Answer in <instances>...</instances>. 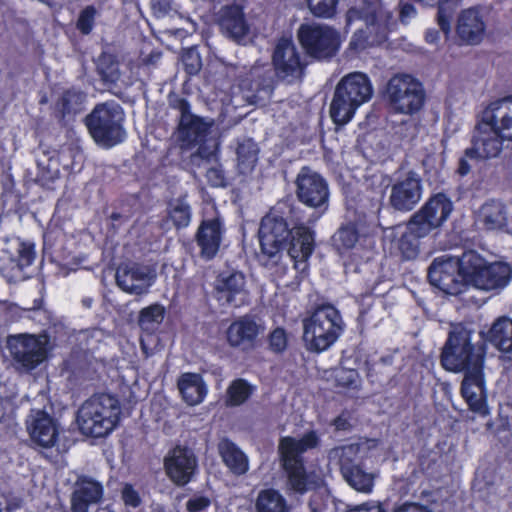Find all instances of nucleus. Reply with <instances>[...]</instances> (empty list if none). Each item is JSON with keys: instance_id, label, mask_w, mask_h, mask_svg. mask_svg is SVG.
Returning a JSON list of instances; mask_svg holds the SVG:
<instances>
[{"instance_id": "58836bf2", "label": "nucleus", "mask_w": 512, "mask_h": 512, "mask_svg": "<svg viewBox=\"0 0 512 512\" xmlns=\"http://www.w3.org/2000/svg\"><path fill=\"white\" fill-rule=\"evenodd\" d=\"M478 220L487 230L502 228L507 220L504 204L494 200L484 203L480 208Z\"/></svg>"}, {"instance_id": "2eb2a0df", "label": "nucleus", "mask_w": 512, "mask_h": 512, "mask_svg": "<svg viewBox=\"0 0 512 512\" xmlns=\"http://www.w3.org/2000/svg\"><path fill=\"white\" fill-rule=\"evenodd\" d=\"M265 332V326L260 318L254 315H244L235 319L226 330V340L230 347L243 352L255 349L260 336Z\"/></svg>"}, {"instance_id": "f3484780", "label": "nucleus", "mask_w": 512, "mask_h": 512, "mask_svg": "<svg viewBox=\"0 0 512 512\" xmlns=\"http://www.w3.org/2000/svg\"><path fill=\"white\" fill-rule=\"evenodd\" d=\"M155 278L154 269L135 262L120 264L115 273L117 286L122 291L137 296L146 294Z\"/></svg>"}, {"instance_id": "864d4df0", "label": "nucleus", "mask_w": 512, "mask_h": 512, "mask_svg": "<svg viewBox=\"0 0 512 512\" xmlns=\"http://www.w3.org/2000/svg\"><path fill=\"white\" fill-rule=\"evenodd\" d=\"M96 13L93 6H87L80 12L76 27L82 34L88 35L92 31Z\"/></svg>"}, {"instance_id": "3c124183", "label": "nucleus", "mask_w": 512, "mask_h": 512, "mask_svg": "<svg viewBox=\"0 0 512 512\" xmlns=\"http://www.w3.org/2000/svg\"><path fill=\"white\" fill-rule=\"evenodd\" d=\"M337 386L356 389L359 386V374L355 369L339 367L333 372Z\"/></svg>"}, {"instance_id": "dca6fc26", "label": "nucleus", "mask_w": 512, "mask_h": 512, "mask_svg": "<svg viewBox=\"0 0 512 512\" xmlns=\"http://www.w3.org/2000/svg\"><path fill=\"white\" fill-rule=\"evenodd\" d=\"M172 106L180 113L177 138L182 145L191 146L202 142L212 122L191 113L188 101L183 98L174 100Z\"/></svg>"}, {"instance_id": "4468645a", "label": "nucleus", "mask_w": 512, "mask_h": 512, "mask_svg": "<svg viewBox=\"0 0 512 512\" xmlns=\"http://www.w3.org/2000/svg\"><path fill=\"white\" fill-rule=\"evenodd\" d=\"M389 205L396 211L409 212L420 202L423 182L420 175L409 171L390 184Z\"/></svg>"}, {"instance_id": "79ce46f5", "label": "nucleus", "mask_w": 512, "mask_h": 512, "mask_svg": "<svg viewBox=\"0 0 512 512\" xmlns=\"http://www.w3.org/2000/svg\"><path fill=\"white\" fill-rule=\"evenodd\" d=\"M259 148L252 139H245L237 148V167L241 174L247 175L253 171L258 161Z\"/></svg>"}, {"instance_id": "f704fd0d", "label": "nucleus", "mask_w": 512, "mask_h": 512, "mask_svg": "<svg viewBox=\"0 0 512 512\" xmlns=\"http://www.w3.org/2000/svg\"><path fill=\"white\" fill-rule=\"evenodd\" d=\"M218 451L226 466L237 476L248 470L246 455L229 439L223 438L218 443Z\"/></svg>"}, {"instance_id": "c756f323", "label": "nucleus", "mask_w": 512, "mask_h": 512, "mask_svg": "<svg viewBox=\"0 0 512 512\" xmlns=\"http://www.w3.org/2000/svg\"><path fill=\"white\" fill-rule=\"evenodd\" d=\"M511 273L512 271L508 264L500 262L489 265L485 264L471 285L484 291L502 289L509 283Z\"/></svg>"}, {"instance_id": "423d86ee", "label": "nucleus", "mask_w": 512, "mask_h": 512, "mask_svg": "<svg viewBox=\"0 0 512 512\" xmlns=\"http://www.w3.org/2000/svg\"><path fill=\"white\" fill-rule=\"evenodd\" d=\"M346 18L348 24L356 20L365 22L364 42L369 45L385 41L395 25L391 13L382 7L380 0H356L354 6L348 10Z\"/></svg>"}, {"instance_id": "69168bd1", "label": "nucleus", "mask_w": 512, "mask_h": 512, "mask_svg": "<svg viewBox=\"0 0 512 512\" xmlns=\"http://www.w3.org/2000/svg\"><path fill=\"white\" fill-rule=\"evenodd\" d=\"M347 512H386L382 504L362 503L349 509Z\"/></svg>"}, {"instance_id": "6e6d98bb", "label": "nucleus", "mask_w": 512, "mask_h": 512, "mask_svg": "<svg viewBox=\"0 0 512 512\" xmlns=\"http://www.w3.org/2000/svg\"><path fill=\"white\" fill-rule=\"evenodd\" d=\"M17 253V258L12 259V261L16 263L20 270L29 266L35 258L33 246L29 244L19 243Z\"/></svg>"}, {"instance_id": "f8f14e48", "label": "nucleus", "mask_w": 512, "mask_h": 512, "mask_svg": "<svg viewBox=\"0 0 512 512\" xmlns=\"http://www.w3.org/2000/svg\"><path fill=\"white\" fill-rule=\"evenodd\" d=\"M237 76L240 79V85L250 92L246 96L250 104L265 106L269 102L277 77L275 70H272L268 63L257 61L248 71H246V67H241Z\"/></svg>"}, {"instance_id": "e2e57ef3", "label": "nucleus", "mask_w": 512, "mask_h": 512, "mask_svg": "<svg viewBox=\"0 0 512 512\" xmlns=\"http://www.w3.org/2000/svg\"><path fill=\"white\" fill-rule=\"evenodd\" d=\"M184 63L186 66V71L191 75L196 74L201 68L200 58L193 51L187 53V55L184 58Z\"/></svg>"}, {"instance_id": "1a4fd4ad", "label": "nucleus", "mask_w": 512, "mask_h": 512, "mask_svg": "<svg viewBox=\"0 0 512 512\" xmlns=\"http://www.w3.org/2000/svg\"><path fill=\"white\" fill-rule=\"evenodd\" d=\"M297 37L306 53L317 60L333 58L341 46L340 34L327 25L301 24Z\"/></svg>"}, {"instance_id": "4c0bfd02", "label": "nucleus", "mask_w": 512, "mask_h": 512, "mask_svg": "<svg viewBox=\"0 0 512 512\" xmlns=\"http://www.w3.org/2000/svg\"><path fill=\"white\" fill-rule=\"evenodd\" d=\"M359 107L335 88L330 104V117L336 125H345L351 121Z\"/></svg>"}, {"instance_id": "393cba45", "label": "nucleus", "mask_w": 512, "mask_h": 512, "mask_svg": "<svg viewBox=\"0 0 512 512\" xmlns=\"http://www.w3.org/2000/svg\"><path fill=\"white\" fill-rule=\"evenodd\" d=\"M164 466L171 480H190L197 470V458L194 452L177 446L165 457Z\"/></svg>"}, {"instance_id": "49530a36", "label": "nucleus", "mask_w": 512, "mask_h": 512, "mask_svg": "<svg viewBox=\"0 0 512 512\" xmlns=\"http://www.w3.org/2000/svg\"><path fill=\"white\" fill-rule=\"evenodd\" d=\"M359 233L354 224L342 225L332 236V244L338 252L347 251L355 246Z\"/></svg>"}, {"instance_id": "2f4dec72", "label": "nucleus", "mask_w": 512, "mask_h": 512, "mask_svg": "<svg viewBox=\"0 0 512 512\" xmlns=\"http://www.w3.org/2000/svg\"><path fill=\"white\" fill-rule=\"evenodd\" d=\"M428 235L426 231L409 219L406 224V230L396 242V247L401 257L404 260L415 259L420 252V239Z\"/></svg>"}, {"instance_id": "c03bdc74", "label": "nucleus", "mask_w": 512, "mask_h": 512, "mask_svg": "<svg viewBox=\"0 0 512 512\" xmlns=\"http://www.w3.org/2000/svg\"><path fill=\"white\" fill-rule=\"evenodd\" d=\"M97 72L101 80L109 86L121 81V72L117 58L109 53H102L97 60Z\"/></svg>"}, {"instance_id": "f03ea898", "label": "nucleus", "mask_w": 512, "mask_h": 512, "mask_svg": "<svg viewBox=\"0 0 512 512\" xmlns=\"http://www.w3.org/2000/svg\"><path fill=\"white\" fill-rule=\"evenodd\" d=\"M121 414L118 399L111 394L98 393L88 398L78 409L77 425L83 435L100 438L111 433Z\"/></svg>"}, {"instance_id": "774afa93", "label": "nucleus", "mask_w": 512, "mask_h": 512, "mask_svg": "<svg viewBox=\"0 0 512 512\" xmlns=\"http://www.w3.org/2000/svg\"><path fill=\"white\" fill-rule=\"evenodd\" d=\"M379 441L377 439L361 438L357 442L359 445L360 452H367L378 446Z\"/></svg>"}, {"instance_id": "37998d69", "label": "nucleus", "mask_w": 512, "mask_h": 512, "mask_svg": "<svg viewBox=\"0 0 512 512\" xmlns=\"http://www.w3.org/2000/svg\"><path fill=\"white\" fill-rule=\"evenodd\" d=\"M458 268L465 278L467 287L474 282L478 272L485 266V260L475 251H466L461 257H457Z\"/></svg>"}, {"instance_id": "412c9836", "label": "nucleus", "mask_w": 512, "mask_h": 512, "mask_svg": "<svg viewBox=\"0 0 512 512\" xmlns=\"http://www.w3.org/2000/svg\"><path fill=\"white\" fill-rule=\"evenodd\" d=\"M505 139L491 126L480 121L474 130L472 147L467 149L465 154L470 158L489 159L497 157L502 150V142Z\"/></svg>"}, {"instance_id": "de8ad7c7", "label": "nucleus", "mask_w": 512, "mask_h": 512, "mask_svg": "<svg viewBox=\"0 0 512 512\" xmlns=\"http://www.w3.org/2000/svg\"><path fill=\"white\" fill-rule=\"evenodd\" d=\"M165 309L160 304H153L140 311L138 324L143 331L152 333L164 319Z\"/></svg>"}, {"instance_id": "6ab92c4d", "label": "nucleus", "mask_w": 512, "mask_h": 512, "mask_svg": "<svg viewBox=\"0 0 512 512\" xmlns=\"http://www.w3.org/2000/svg\"><path fill=\"white\" fill-rule=\"evenodd\" d=\"M452 210L453 204L450 199L445 194L438 193L430 197L410 219L430 234L442 226Z\"/></svg>"}, {"instance_id": "473e14b6", "label": "nucleus", "mask_w": 512, "mask_h": 512, "mask_svg": "<svg viewBox=\"0 0 512 512\" xmlns=\"http://www.w3.org/2000/svg\"><path fill=\"white\" fill-rule=\"evenodd\" d=\"M291 489L297 493L303 494L311 492L309 498V508L312 512H323L330 501V490L327 482H288Z\"/></svg>"}, {"instance_id": "39448f33", "label": "nucleus", "mask_w": 512, "mask_h": 512, "mask_svg": "<svg viewBox=\"0 0 512 512\" xmlns=\"http://www.w3.org/2000/svg\"><path fill=\"white\" fill-rule=\"evenodd\" d=\"M344 323L339 311L332 305L318 307L303 322V340L308 350H327L341 335Z\"/></svg>"}, {"instance_id": "a19ab883", "label": "nucleus", "mask_w": 512, "mask_h": 512, "mask_svg": "<svg viewBox=\"0 0 512 512\" xmlns=\"http://www.w3.org/2000/svg\"><path fill=\"white\" fill-rule=\"evenodd\" d=\"M256 512H289L286 499L275 489L259 492L255 502Z\"/></svg>"}, {"instance_id": "ddd939ff", "label": "nucleus", "mask_w": 512, "mask_h": 512, "mask_svg": "<svg viewBox=\"0 0 512 512\" xmlns=\"http://www.w3.org/2000/svg\"><path fill=\"white\" fill-rule=\"evenodd\" d=\"M430 283L446 294L459 295L468 287L461 275L457 257L444 255L435 258L428 269Z\"/></svg>"}, {"instance_id": "680f3d73", "label": "nucleus", "mask_w": 512, "mask_h": 512, "mask_svg": "<svg viewBox=\"0 0 512 512\" xmlns=\"http://www.w3.org/2000/svg\"><path fill=\"white\" fill-rule=\"evenodd\" d=\"M208 182L215 187L225 186L223 171L218 167H211L206 172Z\"/></svg>"}, {"instance_id": "7c9ffc66", "label": "nucleus", "mask_w": 512, "mask_h": 512, "mask_svg": "<svg viewBox=\"0 0 512 512\" xmlns=\"http://www.w3.org/2000/svg\"><path fill=\"white\" fill-rule=\"evenodd\" d=\"M485 28L486 25L479 11L470 8L460 14L456 32L463 42L475 45L483 39Z\"/></svg>"}, {"instance_id": "603ef678", "label": "nucleus", "mask_w": 512, "mask_h": 512, "mask_svg": "<svg viewBox=\"0 0 512 512\" xmlns=\"http://www.w3.org/2000/svg\"><path fill=\"white\" fill-rule=\"evenodd\" d=\"M456 10V3L452 1L439 2L437 20L441 30L447 34L451 30V20Z\"/></svg>"}, {"instance_id": "20e7f679", "label": "nucleus", "mask_w": 512, "mask_h": 512, "mask_svg": "<svg viewBox=\"0 0 512 512\" xmlns=\"http://www.w3.org/2000/svg\"><path fill=\"white\" fill-rule=\"evenodd\" d=\"M123 121V109L113 101L97 104L85 118L91 137L104 148H111L125 139Z\"/></svg>"}, {"instance_id": "0eeeda50", "label": "nucleus", "mask_w": 512, "mask_h": 512, "mask_svg": "<svg viewBox=\"0 0 512 512\" xmlns=\"http://www.w3.org/2000/svg\"><path fill=\"white\" fill-rule=\"evenodd\" d=\"M320 436L315 430L306 432L301 438L281 437L278 453L283 469L289 480H306V470L302 454L319 447Z\"/></svg>"}, {"instance_id": "9d476101", "label": "nucleus", "mask_w": 512, "mask_h": 512, "mask_svg": "<svg viewBox=\"0 0 512 512\" xmlns=\"http://www.w3.org/2000/svg\"><path fill=\"white\" fill-rule=\"evenodd\" d=\"M271 63L277 79L287 84L299 82L304 76L306 63L291 36L275 40Z\"/></svg>"}, {"instance_id": "a211bd4d", "label": "nucleus", "mask_w": 512, "mask_h": 512, "mask_svg": "<svg viewBox=\"0 0 512 512\" xmlns=\"http://www.w3.org/2000/svg\"><path fill=\"white\" fill-rule=\"evenodd\" d=\"M297 197L305 205L312 208L326 206L329 189L326 180L308 167L301 169L296 179Z\"/></svg>"}, {"instance_id": "052dcab7", "label": "nucleus", "mask_w": 512, "mask_h": 512, "mask_svg": "<svg viewBox=\"0 0 512 512\" xmlns=\"http://www.w3.org/2000/svg\"><path fill=\"white\" fill-rule=\"evenodd\" d=\"M1 502L2 512H16L23 506V499L15 495L4 496Z\"/></svg>"}, {"instance_id": "b1692460", "label": "nucleus", "mask_w": 512, "mask_h": 512, "mask_svg": "<svg viewBox=\"0 0 512 512\" xmlns=\"http://www.w3.org/2000/svg\"><path fill=\"white\" fill-rule=\"evenodd\" d=\"M481 121L512 141V96L492 102L483 111Z\"/></svg>"}, {"instance_id": "4d7b16f0", "label": "nucleus", "mask_w": 512, "mask_h": 512, "mask_svg": "<svg viewBox=\"0 0 512 512\" xmlns=\"http://www.w3.org/2000/svg\"><path fill=\"white\" fill-rule=\"evenodd\" d=\"M269 345L274 352H282L287 347V336L283 329L276 328L269 336Z\"/></svg>"}, {"instance_id": "13d9d810", "label": "nucleus", "mask_w": 512, "mask_h": 512, "mask_svg": "<svg viewBox=\"0 0 512 512\" xmlns=\"http://www.w3.org/2000/svg\"><path fill=\"white\" fill-rule=\"evenodd\" d=\"M211 499L204 495H194L186 502V510L188 512H202L209 508Z\"/></svg>"}, {"instance_id": "9b49d317", "label": "nucleus", "mask_w": 512, "mask_h": 512, "mask_svg": "<svg viewBox=\"0 0 512 512\" xmlns=\"http://www.w3.org/2000/svg\"><path fill=\"white\" fill-rule=\"evenodd\" d=\"M6 343L15 368L19 371H31L46 359L48 337L45 335H9Z\"/></svg>"}, {"instance_id": "c9c22d12", "label": "nucleus", "mask_w": 512, "mask_h": 512, "mask_svg": "<svg viewBox=\"0 0 512 512\" xmlns=\"http://www.w3.org/2000/svg\"><path fill=\"white\" fill-rule=\"evenodd\" d=\"M183 399L189 405H197L204 399L207 389L202 377L195 373H186L178 381Z\"/></svg>"}, {"instance_id": "e433bc0d", "label": "nucleus", "mask_w": 512, "mask_h": 512, "mask_svg": "<svg viewBox=\"0 0 512 512\" xmlns=\"http://www.w3.org/2000/svg\"><path fill=\"white\" fill-rule=\"evenodd\" d=\"M488 338L499 350L509 353L512 360V319L498 318L489 330Z\"/></svg>"}, {"instance_id": "6e6552de", "label": "nucleus", "mask_w": 512, "mask_h": 512, "mask_svg": "<svg viewBox=\"0 0 512 512\" xmlns=\"http://www.w3.org/2000/svg\"><path fill=\"white\" fill-rule=\"evenodd\" d=\"M386 96L393 110L402 114L418 112L425 101L421 82L408 74L394 75L387 83Z\"/></svg>"}, {"instance_id": "8fccbe9b", "label": "nucleus", "mask_w": 512, "mask_h": 512, "mask_svg": "<svg viewBox=\"0 0 512 512\" xmlns=\"http://www.w3.org/2000/svg\"><path fill=\"white\" fill-rule=\"evenodd\" d=\"M339 0H307L308 9L317 18L329 19L336 14Z\"/></svg>"}, {"instance_id": "f257e3e1", "label": "nucleus", "mask_w": 512, "mask_h": 512, "mask_svg": "<svg viewBox=\"0 0 512 512\" xmlns=\"http://www.w3.org/2000/svg\"><path fill=\"white\" fill-rule=\"evenodd\" d=\"M261 251L269 259L277 262L284 249L296 270L304 271L307 259L314 250V233L300 225L289 228L286 220L276 211H271L261 220L259 228Z\"/></svg>"}, {"instance_id": "bb28decb", "label": "nucleus", "mask_w": 512, "mask_h": 512, "mask_svg": "<svg viewBox=\"0 0 512 512\" xmlns=\"http://www.w3.org/2000/svg\"><path fill=\"white\" fill-rule=\"evenodd\" d=\"M335 88L358 107L368 102L373 95L372 84L368 76L361 72H352L345 75Z\"/></svg>"}, {"instance_id": "72a5a7b5", "label": "nucleus", "mask_w": 512, "mask_h": 512, "mask_svg": "<svg viewBox=\"0 0 512 512\" xmlns=\"http://www.w3.org/2000/svg\"><path fill=\"white\" fill-rule=\"evenodd\" d=\"M80 483L83 485L76 489L71 496L72 512H88L90 505L98 504L103 497L104 490L101 482Z\"/></svg>"}, {"instance_id": "a18cd8bd", "label": "nucleus", "mask_w": 512, "mask_h": 512, "mask_svg": "<svg viewBox=\"0 0 512 512\" xmlns=\"http://www.w3.org/2000/svg\"><path fill=\"white\" fill-rule=\"evenodd\" d=\"M168 219L177 229L185 228L191 221V207L185 197H179L169 202L167 206Z\"/></svg>"}, {"instance_id": "5701e85b", "label": "nucleus", "mask_w": 512, "mask_h": 512, "mask_svg": "<svg viewBox=\"0 0 512 512\" xmlns=\"http://www.w3.org/2000/svg\"><path fill=\"white\" fill-rule=\"evenodd\" d=\"M224 231L223 220L220 216L216 215L202 220L195 235L201 257L210 260L217 254Z\"/></svg>"}, {"instance_id": "c85d7f7f", "label": "nucleus", "mask_w": 512, "mask_h": 512, "mask_svg": "<svg viewBox=\"0 0 512 512\" xmlns=\"http://www.w3.org/2000/svg\"><path fill=\"white\" fill-rule=\"evenodd\" d=\"M360 453L357 443L335 447L330 450L329 457L339 459L340 470L344 480H373L378 475L367 474L352 462V458Z\"/></svg>"}, {"instance_id": "a878e982", "label": "nucleus", "mask_w": 512, "mask_h": 512, "mask_svg": "<svg viewBox=\"0 0 512 512\" xmlns=\"http://www.w3.org/2000/svg\"><path fill=\"white\" fill-rule=\"evenodd\" d=\"M217 22L221 32L237 43L244 42L248 36L249 26L239 5L223 6L218 12Z\"/></svg>"}, {"instance_id": "5fc2aeb1", "label": "nucleus", "mask_w": 512, "mask_h": 512, "mask_svg": "<svg viewBox=\"0 0 512 512\" xmlns=\"http://www.w3.org/2000/svg\"><path fill=\"white\" fill-rule=\"evenodd\" d=\"M151 7L158 17H164L171 12L179 13L181 8L178 0H151Z\"/></svg>"}, {"instance_id": "4be33fe9", "label": "nucleus", "mask_w": 512, "mask_h": 512, "mask_svg": "<svg viewBox=\"0 0 512 512\" xmlns=\"http://www.w3.org/2000/svg\"><path fill=\"white\" fill-rule=\"evenodd\" d=\"M26 426L31 440L37 445L49 448L56 443L58 426L47 412L39 409L31 410L26 420Z\"/></svg>"}, {"instance_id": "09e8293b", "label": "nucleus", "mask_w": 512, "mask_h": 512, "mask_svg": "<svg viewBox=\"0 0 512 512\" xmlns=\"http://www.w3.org/2000/svg\"><path fill=\"white\" fill-rule=\"evenodd\" d=\"M252 390V386L246 380L236 379L227 389L226 403L230 406H239L250 397Z\"/></svg>"}, {"instance_id": "aec40b11", "label": "nucleus", "mask_w": 512, "mask_h": 512, "mask_svg": "<svg viewBox=\"0 0 512 512\" xmlns=\"http://www.w3.org/2000/svg\"><path fill=\"white\" fill-rule=\"evenodd\" d=\"M217 299L232 307H240L248 302L245 275L240 271H223L215 282Z\"/></svg>"}, {"instance_id": "bf43d9fd", "label": "nucleus", "mask_w": 512, "mask_h": 512, "mask_svg": "<svg viewBox=\"0 0 512 512\" xmlns=\"http://www.w3.org/2000/svg\"><path fill=\"white\" fill-rule=\"evenodd\" d=\"M122 500L126 506L137 508L140 506L142 500L132 484L127 482L122 489Z\"/></svg>"}, {"instance_id": "338daca9", "label": "nucleus", "mask_w": 512, "mask_h": 512, "mask_svg": "<svg viewBox=\"0 0 512 512\" xmlns=\"http://www.w3.org/2000/svg\"><path fill=\"white\" fill-rule=\"evenodd\" d=\"M333 425L336 430L348 431L352 428V424L350 423L349 417L346 413L340 414L337 418L334 419Z\"/></svg>"}, {"instance_id": "0e129e2a", "label": "nucleus", "mask_w": 512, "mask_h": 512, "mask_svg": "<svg viewBox=\"0 0 512 512\" xmlns=\"http://www.w3.org/2000/svg\"><path fill=\"white\" fill-rule=\"evenodd\" d=\"M394 512H433L428 506L419 503H405Z\"/></svg>"}, {"instance_id": "ea45409f", "label": "nucleus", "mask_w": 512, "mask_h": 512, "mask_svg": "<svg viewBox=\"0 0 512 512\" xmlns=\"http://www.w3.org/2000/svg\"><path fill=\"white\" fill-rule=\"evenodd\" d=\"M86 94L75 88L66 90L56 103V111L61 118L74 116L80 113L84 108Z\"/></svg>"}, {"instance_id": "cd10ccee", "label": "nucleus", "mask_w": 512, "mask_h": 512, "mask_svg": "<svg viewBox=\"0 0 512 512\" xmlns=\"http://www.w3.org/2000/svg\"><path fill=\"white\" fill-rule=\"evenodd\" d=\"M461 393L472 411L481 414L487 412L483 370L465 374L461 385Z\"/></svg>"}, {"instance_id": "7ed1b4c3", "label": "nucleus", "mask_w": 512, "mask_h": 512, "mask_svg": "<svg viewBox=\"0 0 512 512\" xmlns=\"http://www.w3.org/2000/svg\"><path fill=\"white\" fill-rule=\"evenodd\" d=\"M441 364L451 372L483 370L484 352L471 343V333L463 327L454 328L443 347Z\"/></svg>"}]
</instances>
